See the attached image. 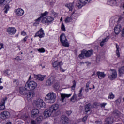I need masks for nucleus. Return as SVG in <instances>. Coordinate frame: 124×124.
Returning <instances> with one entry per match:
<instances>
[{"mask_svg":"<svg viewBox=\"0 0 124 124\" xmlns=\"http://www.w3.org/2000/svg\"><path fill=\"white\" fill-rule=\"evenodd\" d=\"M59 110V105L54 104L52 105L48 109H46L44 112V116L45 118H49L51 115L52 116H56V113Z\"/></svg>","mask_w":124,"mask_h":124,"instance_id":"nucleus-1","label":"nucleus"},{"mask_svg":"<svg viewBox=\"0 0 124 124\" xmlns=\"http://www.w3.org/2000/svg\"><path fill=\"white\" fill-rule=\"evenodd\" d=\"M56 97H57L56 94L54 92H50L46 95L45 100L48 103H54L56 101Z\"/></svg>","mask_w":124,"mask_h":124,"instance_id":"nucleus-2","label":"nucleus"},{"mask_svg":"<svg viewBox=\"0 0 124 124\" xmlns=\"http://www.w3.org/2000/svg\"><path fill=\"white\" fill-rule=\"evenodd\" d=\"M60 40L62 46L66 48H68V47H69V43L68 42V40H67V38H66L65 34L62 33L60 35Z\"/></svg>","mask_w":124,"mask_h":124,"instance_id":"nucleus-3","label":"nucleus"},{"mask_svg":"<svg viewBox=\"0 0 124 124\" xmlns=\"http://www.w3.org/2000/svg\"><path fill=\"white\" fill-rule=\"evenodd\" d=\"M25 85L26 89L29 91H33L37 87V83L34 81H28Z\"/></svg>","mask_w":124,"mask_h":124,"instance_id":"nucleus-4","label":"nucleus"},{"mask_svg":"<svg viewBox=\"0 0 124 124\" xmlns=\"http://www.w3.org/2000/svg\"><path fill=\"white\" fill-rule=\"evenodd\" d=\"M34 104L38 107V108H41V107H46V105L43 101V100L41 99H37L34 101Z\"/></svg>","mask_w":124,"mask_h":124,"instance_id":"nucleus-5","label":"nucleus"},{"mask_svg":"<svg viewBox=\"0 0 124 124\" xmlns=\"http://www.w3.org/2000/svg\"><path fill=\"white\" fill-rule=\"evenodd\" d=\"M92 1V0H80V2H78L76 4V6L78 8H82L84 5L90 3Z\"/></svg>","mask_w":124,"mask_h":124,"instance_id":"nucleus-6","label":"nucleus"},{"mask_svg":"<svg viewBox=\"0 0 124 124\" xmlns=\"http://www.w3.org/2000/svg\"><path fill=\"white\" fill-rule=\"evenodd\" d=\"M49 14V12L45 11L44 13L41 14V16L38 19L35 20V22L34 23V26H36L37 25H39V22L41 21V18L45 17V16H47Z\"/></svg>","mask_w":124,"mask_h":124,"instance_id":"nucleus-7","label":"nucleus"},{"mask_svg":"<svg viewBox=\"0 0 124 124\" xmlns=\"http://www.w3.org/2000/svg\"><path fill=\"white\" fill-rule=\"evenodd\" d=\"M10 117V113L7 111H4L0 114V118L2 120H6Z\"/></svg>","mask_w":124,"mask_h":124,"instance_id":"nucleus-8","label":"nucleus"},{"mask_svg":"<svg viewBox=\"0 0 124 124\" xmlns=\"http://www.w3.org/2000/svg\"><path fill=\"white\" fill-rule=\"evenodd\" d=\"M45 36V33H44V31L42 28H41L38 32L36 33L34 37H39V38H43Z\"/></svg>","mask_w":124,"mask_h":124,"instance_id":"nucleus-9","label":"nucleus"},{"mask_svg":"<svg viewBox=\"0 0 124 124\" xmlns=\"http://www.w3.org/2000/svg\"><path fill=\"white\" fill-rule=\"evenodd\" d=\"M53 21H54V18L51 16H46L42 19V23L43 24H49V23H51Z\"/></svg>","mask_w":124,"mask_h":124,"instance_id":"nucleus-10","label":"nucleus"},{"mask_svg":"<svg viewBox=\"0 0 124 124\" xmlns=\"http://www.w3.org/2000/svg\"><path fill=\"white\" fill-rule=\"evenodd\" d=\"M56 82V79H55V77L51 76L46 82V86H52L54 83Z\"/></svg>","mask_w":124,"mask_h":124,"instance_id":"nucleus-11","label":"nucleus"},{"mask_svg":"<svg viewBox=\"0 0 124 124\" xmlns=\"http://www.w3.org/2000/svg\"><path fill=\"white\" fill-rule=\"evenodd\" d=\"M17 31V30L15 27H8L6 30V32L10 35L15 34Z\"/></svg>","mask_w":124,"mask_h":124,"instance_id":"nucleus-12","label":"nucleus"},{"mask_svg":"<svg viewBox=\"0 0 124 124\" xmlns=\"http://www.w3.org/2000/svg\"><path fill=\"white\" fill-rule=\"evenodd\" d=\"M7 100V97H5L3 98L0 103V111H3L5 110V101Z\"/></svg>","mask_w":124,"mask_h":124,"instance_id":"nucleus-13","label":"nucleus"},{"mask_svg":"<svg viewBox=\"0 0 124 124\" xmlns=\"http://www.w3.org/2000/svg\"><path fill=\"white\" fill-rule=\"evenodd\" d=\"M63 63H62V61H60L59 62V61H55L53 63L52 65L53 67L57 70H58L62 65Z\"/></svg>","mask_w":124,"mask_h":124,"instance_id":"nucleus-14","label":"nucleus"},{"mask_svg":"<svg viewBox=\"0 0 124 124\" xmlns=\"http://www.w3.org/2000/svg\"><path fill=\"white\" fill-rule=\"evenodd\" d=\"M29 90L27 89V87H26V84L24 87H21L19 88V93L22 95H25L27 94Z\"/></svg>","mask_w":124,"mask_h":124,"instance_id":"nucleus-15","label":"nucleus"},{"mask_svg":"<svg viewBox=\"0 0 124 124\" xmlns=\"http://www.w3.org/2000/svg\"><path fill=\"white\" fill-rule=\"evenodd\" d=\"M39 114V110L37 108H34L31 111V118H36Z\"/></svg>","mask_w":124,"mask_h":124,"instance_id":"nucleus-16","label":"nucleus"},{"mask_svg":"<svg viewBox=\"0 0 124 124\" xmlns=\"http://www.w3.org/2000/svg\"><path fill=\"white\" fill-rule=\"evenodd\" d=\"M111 71L112 74L108 76V78L112 81L117 78V71L115 70H111Z\"/></svg>","mask_w":124,"mask_h":124,"instance_id":"nucleus-17","label":"nucleus"},{"mask_svg":"<svg viewBox=\"0 0 124 124\" xmlns=\"http://www.w3.org/2000/svg\"><path fill=\"white\" fill-rule=\"evenodd\" d=\"M33 96H34V92L33 91H31L27 93V98L29 101L31 100Z\"/></svg>","mask_w":124,"mask_h":124,"instance_id":"nucleus-18","label":"nucleus"},{"mask_svg":"<svg viewBox=\"0 0 124 124\" xmlns=\"http://www.w3.org/2000/svg\"><path fill=\"white\" fill-rule=\"evenodd\" d=\"M71 96V94H61V101L62 102H64V99L68 98Z\"/></svg>","mask_w":124,"mask_h":124,"instance_id":"nucleus-19","label":"nucleus"},{"mask_svg":"<svg viewBox=\"0 0 124 124\" xmlns=\"http://www.w3.org/2000/svg\"><path fill=\"white\" fill-rule=\"evenodd\" d=\"M34 77L35 78L37 79V80H38V81H40L41 82H42L43 80H44L46 76H42L41 75H34Z\"/></svg>","mask_w":124,"mask_h":124,"instance_id":"nucleus-20","label":"nucleus"},{"mask_svg":"<svg viewBox=\"0 0 124 124\" xmlns=\"http://www.w3.org/2000/svg\"><path fill=\"white\" fill-rule=\"evenodd\" d=\"M121 28H122V26L120 24L116 26V27L114 28V32L115 34L118 35L119 33H120V31H121Z\"/></svg>","mask_w":124,"mask_h":124,"instance_id":"nucleus-21","label":"nucleus"},{"mask_svg":"<svg viewBox=\"0 0 124 124\" xmlns=\"http://www.w3.org/2000/svg\"><path fill=\"white\" fill-rule=\"evenodd\" d=\"M65 6L69 10V11H72L73 8H74V4L73 3H67L65 5Z\"/></svg>","mask_w":124,"mask_h":124,"instance_id":"nucleus-22","label":"nucleus"},{"mask_svg":"<svg viewBox=\"0 0 124 124\" xmlns=\"http://www.w3.org/2000/svg\"><path fill=\"white\" fill-rule=\"evenodd\" d=\"M16 13L17 16H23V15H24V12L23 9L18 8L16 9Z\"/></svg>","mask_w":124,"mask_h":124,"instance_id":"nucleus-23","label":"nucleus"},{"mask_svg":"<svg viewBox=\"0 0 124 124\" xmlns=\"http://www.w3.org/2000/svg\"><path fill=\"white\" fill-rule=\"evenodd\" d=\"M83 53L85 54V56L87 57V58H89L93 55V50H90L88 51L85 50V51H83Z\"/></svg>","mask_w":124,"mask_h":124,"instance_id":"nucleus-24","label":"nucleus"},{"mask_svg":"<svg viewBox=\"0 0 124 124\" xmlns=\"http://www.w3.org/2000/svg\"><path fill=\"white\" fill-rule=\"evenodd\" d=\"M105 122L106 124H112L113 119L111 117H107L105 119Z\"/></svg>","mask_w":124,"mask_h":124,"instance_id":"nucleus-25","label":"nucleus"},{"mask_svg":"<svg viewBox=\"0 0 124 124\" xmlns=\"http://www.w3.org/2000/svg\"><path fill=\"white\" fill-rule=\"evenodd\" d=\"M97 75L99 78V79H103L104 77L106 76L104 72H101L100 71L97 72Z\"/></svg>","mask_w":124,"mask_h":124,"instance_id":"nucleus-26","label":"nucleus"},{"mask_svg":"<svg viewBox=\"0 0 124 124\" xmlns=\"http://www.w3.org/2000/svg\"><path fill=\"white\" fill-rule=\"evenodd\" d=\"M113 114V116L116 118H120V117H122V113L117 110H114Z\"/></svg>","mask_w":124,"mask_h":124,"instance_id":"nucleus-27","label":"nucleus"},{"mask_svg":"<svg viewBox=\"0 0 124 124\" xmlns=\"http://www.w3.org/2000/svg\"><path fill=\"white\" fill-rule=\"evenodd\" d=\"M84 52H85V49L81 51V53L78 55L79 59H86V58H87V57H86V54L84 53Z\"/></svg>","mask_w":124,"mask_h":124,"instance_id":"nucleus-28","label":"nucleus"},{"mask_svg":"<svg viewBox=\"0 0 124 124\" xmlns=\"http://www.w3.org/2000/svg\"><path fill=\"white\" fill-rule=\"evenodd\" d=\"M116 54L118 58H120V56H121L120 54V51L119 50H120V46H119V45L118 44H116Z\"/></svg>","mask_w":124,"mask_h":124,"instance_id":"nucleus-29","label":"nucleus"},{"mask_svg":"<svg viewBox=\"0 0 124 124\" xmlns=\"http://www.w3.org/2000/svg\"><path fill=\"white\" fill-rule=\"evenodd\" d=\"M91 107V104H87L85 107V111L86 113H88V112H90L91 111V108L90 107Z\"/></svg>","mask_w":124,"mask_h":124,"instance_id":"nucleus-30","label":"nucleus"},{"mask_svg":"<svg viewBox=\"0 0 124 124\" xmlns=\"http://www.w3.org/2000/svg\"><path fill=\"white\" fill-rule=\"evenodd\" d=\"M108 39H109V36H107L106 38H105L104 39H103V40L101 42L100 44V46L102 47V46L104 45V43H105V42H107Z\"/></svg>","mask_w":124,"mask_h":124,"instance_id":"nucleus-31","label":"nucleus"},{"mask_svg":"<svg viewBox=\"0 0 124 124\" xmlns=\"http://www.w3.org/2000/svg\"><path fill=\"white\" fill-rule=\"evenodd\" d=\"M108 2H109L110 5H111V6L117 4V1L116 0H108Z\"/></svg>","mask_w":124,"mask_h":124,"instance_id":"nucleus-32","label":"nucleus"},{"mask_svg":"<svg viewBox=\"0 0 124 124\" xmlns=\"http://www.w3.org/2000/svg\"><path fill=\"white\" fill-rule=\"evenodd\" d=\"M71 101L74 102V101H76L78 100V98H77V95L74 93L73 96L70 99Z\"/></svg>","mask_w":124,"mask_h":124,"instance_id":"nucleus-33","label":"nucleus"},{"mask_svg":"<svg viewBox=\"0 0 124 124\" xmlns=\"http://www.w3.org/2000/svg\"><path fill=\"white\" fill-rule=\"evenodd\" d=\"M13 84L16 87H18L20 84V81L18 79H14L13 81Z\"/></svg>","mask_w":124,"mask_h":124,"instance_id":"nucleus-34","label":"nucleus"},{"mask_svg":"<svg viewBox=\"0 0 124 124\" xmlns=\"http://www.w3.org/2000/svg\"><path fill=\"white\" fill-rule=\"evenodd\" d=\"M108 99H114L115 98V95L113 93V92H110L108 96Z\"/></svg>","mask_w":124,"mask_h":124,"instance_id":"nucleus-35","label":"nucleus"},{"mask_svg":"<svg viewBox=\"0 0 124 124\" xmlns=\"http://www.w3.org/2000/svg\"><path fill=\"white\" fill-rule=\"evenodd\" d=\"M54 84L55 89L59 90V89H60V84L59 83V82L55 80V82Z\"/></svg>","mask_w":124,"mask_h":124,"instance_id":"nucleus-36","label":"nucleus"},{"mask_svg":"<svg viewBox=\"0 0 124 124\" xmlns=\"http://www.w3.org/2000/svg\"><path fill=\"white\" fill-rule=\"evenodd\" d=\"M119 75H121V74H124V66L122 67L119 68L118 70Z\"/></svg>","mask_w":124,"mask_h":124,"instance_id":"nucleus-37","label":"nucleus"},{"mask_svg":"<svg viewBox=\"0 0 124 124\" xmlns=\"http://www.w3.org/2000/svg\"><path fill=\"white\" fill-rule=\"evenodd\" d=\"M71 21H72V17H71V16L67 17L65 19V23H70Z\"/></svg>","mask_w":124,"mask_h":124,"instance_id":"nucleus-38","label":"nucleus"},{"mask_svg":"<svg viewBox=\"0 0 124 124\" xmlns=\"http://www.w3.org/2000/svg\"><path fill=\"white\" fill-rule=\"evenodd\" d=\"M73 86L71 87V90H75V88H76V81L75 80H74L73 81Z\"/></svg>","mask_w":124,"mask_h":124,"instance_id":"nucleus-39","label":"nucleus"},{"mask_svg":"<svg viewBox=\"0 0 124 124\" xmlns=\"http://www.w3.org/2000/svg\"><path fill=\"white\" fill-rule=\"evenodd\" d=\"M5 13H7L8 11L9 10V5L7 4L4 8Z\"/></svg>","mask_w":124,"mask_h":124,"instance_id":"nucleus-40","label":"nucleus"},{"mask_svg":"<svg viewBox=\"0 0 124 124\" xmlns=\"http://www.w3.org/2000/svg\"><path fill=\"white\" fill-rule=\"evenodd\" d=\"M36 120L38 123H40V122H41V121L43 120V117L40 116L38 117H37Z\"/></svg>","mask_w":124,"mask_h":124,"instance_id":"nucleus-41","label":"nucleus"},{"mask_svg":"<svg viewBox=\"0 0 124 124\" xmlns=\"http://www.w3.org/2000/svg\"><path fill=\"white\" fill-rule=\"evenodd\" d=\"M7 3H10V2L12 0H0V4H2V3H3V2H4V1H5Z\"/></svg>","mask_w":124,"mask_h":124,"instance_id":"nucleus-42","label":"nucleus"},{"mask_svg":"<svg viewBox=\"0 0 124 124\" xmlns=\"http://www.w3.org/2000/svg\"><path fill=\"white\" fill-rule=\"evenodd\" d=\"M82 92H83V88H81V89L79 90V93L78 94L79 97H82L83 96V95L82 94Z\"/></svg>","mask_w":124,"mask_h":124,"instance_id":"nucleus-43","label":"nucleus"},{"mask_svg":"<svg viewBox=\"0 0 124 124\" xmlns=\"http://www.w3.org/2000/svg\"><path fill=\"white\" fill-rule=\"evenodd\" d=\"M61 29H62V31H65V27L64 26V24L63 23H62L61 25Z\"/></svg>","mask_w":124,"mask_h":124,"instance_id":"nucleus-44","label":"nucleus"},{"mask_svg":"<svg viewBox=\"0 0 124 124\" xmlns=\"http://www.w3.org/2000/svg\"><path fill=\"white\" fill-rule=\"evenodd\" d=\"M107 104V103H103L100 104V107H101V108H105V106Z\"/></svg>","mask_w":124,"mask_h":124,"instance_id":"nucleus-45","label":"nucleus"},{"mask_svg":"<svg viewBox=\"0 0 124 124\" xmlns=\"http://www.w3.org/2000/svg\"><path fill=\"white\" fill-rule=\"evenodd\" d=\"M38 52L40 53H44L45 52V49L43 48H40L38 50Z\"/></svg>","mask_w":124,"mask_h":124,"instance_id":"nucleus-46","label":"nucleus"},{"mask_svg":"<svg viewBox=\"0 0 124 124\" xmlns=\"http://www.w3.org/2000/svg\"><path fill=\"white\" fill-rule=\"evenodd\" d=\"M38 122H37V121H36V120H32L31 121V124H37Z\"/></svg>","mask_w":124,"mask_h":124,"instance_id":"nucleus-47","label":"nucleus"},{"mask_svg":"<svg viewBox=\"0 0 124 124\" xmlns=\"http://www.w3.org/2000/svg\"><path fill=\"white\" fill-rule=\"evenodd\" d=\"M0 46L1 47L0 48V50H1V49H4V45L2 43H0Z\"/></svg>","mask_w":124,"mask_h":124,"instance_id":"nucleus-48","label":"nucleus"},{"mask_svg":"<svg viewBox=\"0 0 124 124\" xmlns=\"http://www.w3.org/2000/svg\"><path fill=\"white\" fill-rule=\"evenodd\" d=\"M72 113V111H71L70 110L66 111V115H67V116H70V115H71Z\"/></svg>","mask_w":124,"mask_h":124,"instance_id":"nucleus-49","label":"nucleus"},{"mask_svg":"<svg viewBox=\"0 0 124 124\" xmlns=\"http://www.w3.org/2000/svg\"><path fill=\"white\" fill-rule=\"evenodd\" d=\"M1 79H2V78H0V90H2V89H3V86H0V84L2 83V81H1Z\"/></svg>","mask_w":124,"mask_h":124,"instance_id":"nucleus-50","label":"nucleus"},{"mask_svg":"<svg viewBox=\"0 0 124 124\" xmlns=\"http://www.w3.org/2000/svg\"><path fill=\"white\" fill-rule=\"evenodd\" d=\"M115 102H116L117 104H120V103H121V99L120 98H118L117 99Z\"/></svg>","mask_w":124,"mask_h":124,"instance_id":"nucleus-51","label":"nucleus"},{"mask_svg":"<svg viewBox=\"0 0 124 124\" xmlns=\"http://www.w3.org/2000/svg\"><path fill=\"white\" fill-rule=\"evenodd\" d=\"M28 38H29V36H26L23 40H22V41H23V42H26Z\"/></svg>","mask_w":124,"mask_h":124,"instance_id":"nucleus-52","label":"nucleus"},{"mask_svg":"<svg viewBox=\"0 0 124 124\" xmlns=\"http://www.w3.org/2000/svg\"><path fill=\"white\" fill-rule=\"evenodd\" d=\"M87 119H88V116H85L82 118V122H86L87 121Z\"/></svg>","mask_w":124,"mask_h":124,"instance_id":"nucleus-53","label":"nucleus"},{"mask_svg":"<svg viewBox=\"0 0 124 124\" xmlns=\"http://www.w3.org/2000/svg\"><path fill=\"white\" fill-rule=\"evenodd\" d=\"M21 118L23 120H24V121H26V120L28 119V116H22Z\"/></svg>","mask_w":124,"mask_h":124,"instance_id":"nucleus-54","label":"nucleus"},{"mask_svg":"<svg viewBox=\"0 0 124 124\" xmlns=\"http://www.w3.org/2000/svg\"><path fill=\"white\" fill-rule=\"evenodd\" d=\"M31 79H33V77H32V75H31L29 78V80L28 81L30 82L31 81Z\"/></svg>","mask_w":124,"mask_h":124,"instance_id":"nucleus-55","label":"nucleus"},{"mask_svg":"<svg viewBox=\"0 0 124 124\" xmlns=\"http://www.w3.org/2000/svg\"><path fill=\"white\" fill-rule=\"evenodd\" d=\"M121 36L122 37H124V27L122 30V34H121Z\"/></svg>","mask_w":124,"mask_h":124,"instance_id":"nucleus-56","label":"nucleus"},{"mask_svg":"<svg viewBox=\"0 0 124 124\" xmlns=\"http://www.w3.org/2000/svg\"><path fill=\"white\" fill-rule=\"evenodd\" d=\"M21 35H22L23 36H25V35H27V33L25 32V31H22L21 32Z\"/></svg>","mask_w":124,"mask_h":124,"instance_id":"nucleus-57","label":"nucleus"},{"mask_svg":"<svg viewBox=\"0 0 124 124\" xmlns=\"http://www.w3.org/2000/svg\"><path fill=\"white\" fill-rule=\"evenodd\" d=\"M90 84H91V82H88L86 83V88H89V87H90Z\"/></svg>","mask_w":124,"mask_h":124,"instance_id":"nucleus-58","label":"nucleus"},{"mask_svg":"<svg viewBox=\"0 0 124 124\" xmlns=\"http://www.w3.org/2000/svg\"><path fill=\"white\" fill-rule=\"evenodd\" d=\"M60 71H62V72H64L65 71V70L63 69L62 68L61 66L59 67Z\"/></svg>","mask_w":124,"mask_h":124,"instance_id":"nucleus-59","label":"nucleus"},{"mask_svg":"<svg viewBox=\"0 0 124 124\" xmlns=\"http://www.w3.org/2000/svg\"><path fill=\"white\" fill-rule=\"evenodd\" d=\"M16 60H17V61H21V58L20 56H17L16 57Z\"/></svg>","mask_w":124,"mask_h":124,"instance_id":"nucleus-60","label":"nucleus"},{"mask_svg":"<svg viewBox=\"0 0 124 124\" xmlns=\"http://www.w3.org/2000/svg\"><path fill=\"white\" fill-rule=\"evenodd\" d=\"M85 92H86V93L89 92V88H85Z\"/></svg>","mask_w":124,"mask_h":124,"instance_id":"nucleus-61","label":"nucleus"},{"mask_svg":"<svg viewBox=\"0 0 124 124\" xmlns=\"http://www.w3.org/2000/svg\"><path fill=\"white\" fill-rule=\"evenodd\" d=\"M60 22H62V17L60 19Z\"/></svg>","mask_w":124,"mask_h":124,"instance_id":"nucleus-62","label":"nucleus"},{"mask_svg":"<svg viewBox=\"0 0 124 124\" xmlns=\"http://www.w3.org/2000/svg\"><path fill=\"white\" fill-rule=\"evenodd\" d=\"M65 120H66L67 121H68V118L65 117Z\"/></svg>","mask_w":124,"mask_h":124,"instance_id":"nucleus-63","label":"nucleus"},{"mask_svg":"<svg viewBox=\"0 0 124 124\" xmlns=\"http://www.w3.org/2000/svg\"><path fill=\"white\" fill-rule=\"evenodd\" d=\"M44 124H50V123H49L48 122H46Z\"/></svg>","mask_w":124,"mask_h":124,"instance_id":"nucleus-64","label":"nucleus"}]
</instances>
